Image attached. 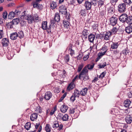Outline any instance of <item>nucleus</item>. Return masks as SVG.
Here are the masks:
<instances>
[{"label":"nucleus","mask_w":132,"mask_h":132,"mask_svg":"<svg viewBox=\"0 0 132 132\" xmlns=\"http://www.w3.org/2000/svg\"><path fill=\"white\" fill-rule=\"evenodd\" d=\"M37 114L36 113H34L31 115L30 119L32 121H34L37 119Z\"/></svg>","instance_id":"nucleus-23"},{"label":"nucleus","mask_w":132,"mask_h":132,"mask_svg":"<svg viewBox=\"0 0 132 132\" xmlns=\"http://www.w3.org/2000/svg\"><path fill=\"white\" fill-rule=\"evenodd\" d=\"M55 22H59L60 20V17H54V18Z\"/></svg>","instance_id":"nucleus-51"},{"label":"nucleus","mask_w":132,"mask_h":132,"mask_svg":"<svg viewBox=\"0 0 132 132\" xmlns=\"http://www.w3.org/2000/svg\"><path fill=\"white\" fill-rule=\"evenodd\" d=\"M72 46L71 45L68 46L67 48L68 51L69 52V54L71 56H72L75 54L74 51L72 49Z\"/></svg>","instance_id":"nucleus-18"},{"label":"nucleus","mask_w":132,"mask_h":132,"mask_svg":"<svg viewBox=\"0 0 132 132\" xmlns=\"http://www.w3.org/2000/svg\"><path fill=\"white\" fill-rule=\"evenodd\" d=\"M117 20L116 17H111L110 19V24L113 26L116 25Z\"/></svg>","instance_id":"nucleus-8"},{"label":"nucleus","mask_w":132,"mask_h":132,"mask_svg":"<svg viewBox=\"0 0 132 132\" xmlns=\"http://www.w3.org/2000/svg\"><path fill=\"white\" fill-rule=\"evenodd\" d=\"M57 7L56 3L54 1H52L51 3L50 8L53 10Z\"/></svg>","instance_id":"nucleus-29"},{"label":"nucleus","mask_w":132,"mask_h":132,"mask_svg":"<svg viewBox=\"0 0 132 132\" xmlns=\"http://www.w3.org/2000/svg\"><path fill=\"white\" fill-rule=\"evenodd\" d=\"M13 25L14 24L13 23L12 21H11L10 22L7 23L6 24V26L8 28L11 29L13 28Z\"/></svg>","instance_id":"nucleus-38"},{"label":"nucleus","mask_w":132,"mask_h":132,"mask_svg":"<svg viewBox=\"0 0 132 132\" xmlns=\"http://www.w3.org/2000/svg\"><path fill=\"white\" fill-rule=\"evenodd\" d=\"M89 53H88L87 55H85L83 58V60L84 61L87 60L89 57Z\"/></svg>","instance_id":"nucleus-50"},{"label":"nucleus","mask_w":132,"mask_h":132,"mask_svg":"<svg viewBox=\"0 0 132 132\" xmlns=\"http://www.w3.org/2000/svg\"><path fill=\"white\" fill-rule=\"evenodd\" d=\"M47 27V21H44L42 22V28L44 30L46 29V28Z\"/></svg>","instance_id":"nucleus-28"},{"label":"nucleus","mask_w":132,"mask_h":132,"mask_svg":"<svg viewBox=\"0 0 132 132\" xmlns=\"http://www.w3.org/2000/svg\"><path fill=\"white\" fill-rule=\"evenodd\" d=\"M18 33L17 32H13L11 34L10 38L12 40L16 39L18 37Z\"/></svg>","instance_id":"nucleus-20"},{"label":"nucleus","mask_w":132,"mask_h":132,"mask_svg":"<svg viewBox=\"0 0 132 132\" xmlns=\"http://www.w3.org/2000/svg\"><path fill=\"white\" fill-rule=\"evenodd\" d=\"M69 116L67 114H65L64 115H63L62 118L61 119L63 121H67L68 119Z\"/></svg>","instance_id":"nucleus-39"},{"label":"nucleus","mask_w":132,"mask_h":132,"mask_svg":"<svg viewBox=\"0 0 132 132\" xmlns=\"http://www.w3.org/2000/svg\"><path fill=\"white\" fill-rule=\"evenodd\" d=\"M97 22H94V23L92 26V27L93 29H95L97 28Z\"/></svg>","instance_id":"nucleus-58"},{"label":"nucleus","mask_w":132,"mask_h":132,"mask_svg":"<svg viewBox=\"0 0 132 132\" xmlns=\"http://www.w3.org/2000/svg\"><path fill=\"white\" fill-rule=\"evenodd\" d=\"M31 123L30 122H28L26 123L24 126L25 128L28 130L30 129V128L31 127Z\"/></svg>","instance_id":"nucleus-32"},{"label":"nucleus","mask_w":132,"mask_h":132,"mask_svg":"<svg viewBox=\"0 0 132 132\" xmlns=\"http://www.w3.org/2000/svg\"><path fill=\"white\" fill-rule=\"evenodd\" d=\"M73 95L75 97H79V95H80V92L78 90L76 89L74 90V94Z\"/></svg>","instance_id":"nucleus-35"},{"label":"nucleus","mask_w":132,"mask_h":132,"mask_svg":"<svg viewBox=\"0 0 132 132\" xmlns=\"http://www.w3.org/2000/svg\"><path fill=\"white\" fill-rule=\"evenodd\" d=\"M1 42L2 45L4 47L7 46L9 43V39L6 38H3Z\"/></svg>","instance_id":"nucleus-10"},{"label":"nucleus","mask_w":132,"mask_h":132,"mask_svg":"<svg viewBox=\"0 0 132 132\" xmlns=\"http://www.w3.org/2000/svg\"><path fill=\"white\" fill-rule=\"evenodd\" d=\"M111 34L109 31L108 32H106L105 34H104L103 35H101L102 37L104 38V39L105 40H109L111 37Z\"/></svg>","instance_id":"nucleus-9"},{"label":"nucleus","mask_w":132,"mask_h":132,"mask_svg":"<svg viewBox=\"0 0 132 132\" xmlns=\"http://www.w3.org/2000/svg\"><path fill=\"white\" fill-rule=\"evenodd\" d=\"M113 11L112 9L110 8L108 10V16L111 15H111L113 13Z\"/></svg>","instance_id":"nucleus-46"},{"label":"nucleus","mask_w":132,"mask_h":132,"mask_svg":"<svg viewBox=\"0 0 132 132\" xmlns=\"http://www.w3.org/2000/svg\"><path fill=\"white\" fill-rule=\"evenodd\" d=\"M27 18L26 19L27 20L28 23L30 24L32 22H37L39 21L38 17H27Z\"/></svg>","instance_id":"nucleus-3"},{"label":"nucleus","mask_w":132,"mask_h":132,"mask_svg":"<svg viewBox=\"0 0 132 132\" xmlns=\"http://www.w3.org/2000/svg\"><path fill=\"white\" fill-rule=\"evenodd\" d=\"M95 64L94 63H92L90 64H88L87 65L85 66L89 70H92Z\"/></svg>","instance_id":"nucleus-26"},{"label":"nucleus","mask_w":132,"mask_h":132,"mask_svg":"<svg viewBox=\"0 0 132 132\" xmlns=\"http://www.w3.org/2000/svg\"><path fill=\"white\" fill-rule=\"evenodd\" d=\"M131 103V101L128 99H127L124 101V106L126 107L129 108Z\"/></svg>","instance_id":"nucleus-21"},{"label":"nucleus","mask_w":132,"mask_h":132,"mask_svg":"<svg viewBox=\"0 0 132 132\" xmlns=\"http://www.w3.org/2000/svg\"><path fill=\"white\" fill-rule=\"evenodd\" d=\"M63 115L62 113H58L57 117L59 119H61Z\"/></svg>","instance_id":"nucleus-57"},{"label":"nucleus","mask_w":132,"mask_h":132,"mask_svg":"<svg viewBox=\"0 0 132 132\" xmlns=\"http://www.w3.org/2000/svg\"><path fill=\"white\" fill-rule=\"evenodd\" d=\"M35 126L36 129H37L39 127L38 130L37 132H40L42 130V126L41 125H40V123L39 122L36 123L35 125Z\"/></svg>","instance_id":"nucleus-24"},{"label":"nucleus","mask_w":132,"mask_h":132,"mask_svg":"<svg viewBox=\"0 0 132 132\" xmlns=\"http://www.w3.org/2000/svg\"><path fill=\"white\" fill-rule=\"evenodd\" d=\"M104 51L103 52H101V53H100L101 55L103 56V55H105V53H106V55H108V56H110V55L109 54H108V53L110 52V51Z\"/></svg>","instance_id":"nucleus-49"},{"label":"nucleus","mask_w":132,"mask_h":132,"mask_svg":"<svg viewBox=\"0 0 132 132\" xmlns=\"http://www.w3.org/2000/svg\"><path fill=\"white\" fill-rule=\"evenodd\" d=\"M39 5L38 3H37V2H34L33 3V7L34 8L35 7H39Z\"/></svg>","instance_id":"nucleus-53"},{"label":"nucleus","mask_w":132,"mask_h":132,"mask_svg":"<svg viewBox=\"0 0 132 132\" xmlns=\"http://www.w3.org/2000/svg\"><path fill=\"white\" fill-rule=\"evenodd\" d=\"M95 36L92 34H90L88 36V39L89 41L91 43H93L95 38Z\"/></svg>","instance_id":"nucleus-22"},{"label":"nucleus","mask_w":132,"mask_h":132,"mask_svg":"<svg viewBox=\"0 0 132 132\" xmlns=\"http://www.w3.org/2000/svg\"><path fill=\"white\" fill-rule=\"evenodd\" d=\"M75 112V109L74 108L71 109L69 111V113L71 115L73 114Z\"/></svg>","instance_id":"nucleus-63"},{"label":"nucleus","mask_w":132,"mask_h":132,"mask_svg":"<svg viewBox=\"0 0 132 132\" xmlns=\"http://www.w3.org/2000/svg\"><path fill=\"white\" fill-rule=\"evenodd\" d=\"M84 66V64L82 63H81L79 65L77 69V71L78 72H79L81 71Z\"/></svg>","instance_id":"nucleus-37"},{"label":"nucleus","mask_w":132,"mask_h":132,"mask_svg":"<svg viewBox=\"0 0 132 132\" xmlns=\"http://www.w3.org/2000/svg\"><path fill=\"white\" fill-rule=\"evenodd\" d=\"M105 73L104 72H102L99 77V78H103L105 75Z\"/></svg>","instance_id":"nucleus-61"},{"label":"nucleus","mask_w":132,"mask_h":132,"mask_svg":"<svg viewBox=\"0 0 132 132\" xmlns=\"http://www.w3.org/2000/svg\"><path fill=\"white\" fill-rule=\"evenodd\" d=\"M20 13V12L17 10L15 11V12L13 11L9 13L8 16H14L15 15H18Z\"/></svg>","instance_id":"nucleus-17"},{"label":"nucleus","mask_w":132,"mask_h":132,"mask_svg":"<svg viewBox=\"0 0 132 132\" xmlns=\"http://www.w3.org/2000/svg\"><path fill=\"white\" fill-rule=\"evenodd\" d=\"M97 2L98 6L99 7H101L104 4V2L102 0H99Z\"/></svg>","instance_id":"nucleus-45"},{"label":"nucleus","mask_w":132,"mask_h":132,"mask_svg":"<svg viewBox=\"0 0 132 132\" xmlns=\"http://www.w3.org/2000/svg\"><path fill=\"white\" fill-rule=\"evenodd\" d=\"M68 109V107L67 106L64 104L62 105L60 108L61 111L63 113H65Z\"/></svg>","instance_id":"nucleus-14"},{"label":"nucleus","mask_w":132,"mask_h":132,"mask_svg":"<svg viewBox=\"0 0 132 132\" xmlns=\"http://www.w3.org/2000/svg\"><path fill=\"white\" fill-rule=\"evenodd\" d=\"M106 66V62H104L102 64H99L98 65V68L100 69L103 68Z\"/></svg>","instance_id":"nucleus-40"},{"label":"nucleus","mask_w":132,"mask_h":132,"mask_svg":"<svg viewBox=\"0 0 132 132\" xmlns=\"http://www.w3.org/2000/svg\"><path fill=\"white\" fill-rule=\"evenodd\" d=\"M97 55L98 57L96 58V62L98 61L102 56L101 55V54L100 53H98Z\"/></svg>","instance_id":"nucleus-54"},{"label":"nucleus","mask_w":132,"mask_h":132,"mask_svg":"<svg viewBox=\"0 0 132 132\" xmlns=\"http://www.w3.org/2000/svg\"><path fill=\"white\" fill-rule=\"evenodd\" d=\"M125 120L127 123H130L132 121V118L129 116H128L125 118Z\"/></svg>","instance_id":"nucleus-30"},{"label":"nucleus","mask_w":132,"mask_h":132,"mask_svg":"<svg viewBox=\"0 0 132 132\" xmlns=\"http://www.w3.org/2000/svg\"><path fill=\"white\" fill-rule=\"evenodd\" d=\"M110 46V44L109 42H107L105 43L102 46L101 50L103 51H108V48Z\"/></svg>","instance_id":"nucleus-11"},{"label":"nucleus","mask_w":132,"mask_h":132,"mask_svg":"<svg viewBox=\"0 0 132 132\" xmlns=\"http://www.w3.org/2000/svg\"><path fill=\"white\" fill-rule=\"evenodd\" d=\"M129 51L128 50L125 49L123 50L122 51V54L125 55H127L129 54Z\"/></svg>","instance_id":"nucleus-48"},{"label":"nucleus","mask_w":132,"mask_h":132,"mask_svg":"<svg viewBox=\"0 0 132 132\" xmlns=\"http://www.w3.org/2000/svg\"><path fill=\"white\" fill-rule=\"evenodd\" d=\"M87 69L85 66L84 68L82 71L80 72L79 76V79H81V76H82L88 74V70Z\"/></svg>","instance_id":"nucleus-5"},{"label":"nucleus","mask_w":132,"mask_h":132,"mask_svg":"<svg viewBox=\"0 0 132 132\" xmlns=\"http://www.w3.org/2000/svg\"><path fill=\"white\" fill-rule=\"evenodd\" d=\"M88 89L87 88H83L80 91V95L82 96H85L87 94Z\"/></svg>","instance_id":"nucleus-19"},{"label":"nucleus","mask_w":132,"mask_h":132,"mask_svg":"<svg viewBox=\"0 0 132 132\" xmlns=\"http://www.w3.org/2000/svg\"><path fill=\"white\" fill-rule=\"evenodd\" d=\"M125 3H126L128 5H130L131 3L130 0H125L124 1Z\"/></svg>","instance_id":"nucleus-64"},{"label":"nucleus","mask_w":132,"mask_h":132,"mask_svg":"<svg viewBox=\"0 0 132 132\" xmlns=\"http://www.w3.org/2000/svg\"><path fill=\"white\" fill-rule=\"evenodd\" d=\"M51 128L49 124H47L46 125L45 129L46 132H51Z\"/></svg>","instance_id":"nucleus-27"},{"label":"nucleus","mask_w":132,"mask_h":132,"mask_svg":"<svg viewBox=\"0 0 132 132\" xmlns=\"http://www.w3.org/2000/svg\"><path fill=\"white\" fill-rule=\"evenodd\" d=\"M119 28V26L118 25H116L115 26L113 27L112 29L110 31L111 34H115L117 31L118 30Z\"/></svg>","instance_id":"nucleus-15"},{"label":"nucleus","mask_w":132,"mask_h":132,"mask_svg":"<svg viewBox=\"0 0 132 132\" xmlns=\"http://www.w3.org/2000/svg\"><path fill=\"white\" fill-rule=\"evenodd\" d=\"M92 4L91 3L88 1H86L84 4V6L87 10L91 9Z\"/></svg>","instance_id":"nucleus-12"},{"label":"nucleus","mask_w":132,"mask_h":132,"mask_svg":"<svg viewBox=\"0 0 132 132\" xmlns=\"http://www.w3.org/2000/svg\"><path fill=\"white\" fill-rule=\"evenodd\" d=\"M120 44L119 42H112V44L111 45L110 50V51H112L111 49L115 50L118 48V47Z\"/></svg>","instance_id":"nucleus-6"},{"label":"nucleus","mask_w":132,"mask_h":132,"mask_svg":"<svg viewBox=\"0 0 132 132\" xmlns=\"http://www.w3.org/2000/svg\"><path fill=\"white\" fill-rule=\"evenodd\" d=\"M83 78V79L84 81H85L88 80L89 79L88 75H82L81 76V78Z\"/></svg>","instance_id":"nucleus-42"},{"label":"nucleus","mask_w":132,"mask_h":132,"mask_svg":"<svg viewBox=\"0 0 132 132\" xmlns=\"http://www.w3.org/2000/svg\"><path fill=\"white\" fill-rule=\"evenodd\" d=\"M52 95V94L51 92H48L45 93L44 98L45 100H48L51 98Z\"/></svg>","instance_id":"nucleus-16"},{"label":"nucleus","mask_w":132,"mask_h":132,"mask_svg":"<svg viewBox=\"0 0 132 132\" xmlns=\"http://www.w3.org/2000/svg\"><path fill=\"white\" fill-rule=\"evenodd\" d=\"M119 19L120 21L122 22H126V17L125 18V17H119Z\"/></svg>","instance_id":"nucleus-47"},{"label":"nucleus","mask_w":132,"mask_h":132,"mask_svg":"<svg viewBox=\"0 0 132 132\" xmlns=\"http://www.w3.org/2000/svg\"><path fill=\"white\" fill-rule=\"evenodd\" d=\"M63 23L64 28L67 29L69 30L70 28V23L67 20L64 19L63 20Z\"/></svg>","instance_id":"nucleus-13"},{"label":"nucleus","mask_w":132,"mask_h":132,"mask_svg":"<svg viewBox=\"0 0 132 132\" xmlns=\"http://www.w3.org/2000/svg\"><path fill=\"white\" fill-rule=\"evenodd\" d=\"M76 97L74 95H72L70 97V100L72 102H73L75 100Z\"/></svg>","instance_id":"nucleus-55"},{"label":"nucleus","mask_w":132,"mask_h":132,"mask_svg":"<svg viewBox=\"0 0 132 132\" xmlns=\"http://www.w3.org/2000/svg\"><path fill=\"white\" fill-rule=\"evenodd\" d=\"M37 110L39 112V113L42 112V108L39 106L37 107L36 108Z\"/></svg>","instance_id":"nucleus-60"},{"label":"nucleus","mask_w":132,"mask_h":132,"mask_svg":"<svg viewBox=\"0 0 132 132\" xmlns=\"http://www.w3.org/2000/svg\"><path fill=\"white\" fill-rule=\"evenodd\" d=\"M70 57L68 54L64 56V61L66 63L69 61Z\"/></svg>","instance_id":"nucleus-31"},{"label":"nucleus","mask_w":132,"mask_h":132,"mask_svg":"<svg viewBox=\"0 0 132 132\" xmlns=\"http://www.w3.org/2000/svg\"><path fill=\"white\" fill-rule=\"evenodd\" d=\"M79 14L80 15L82 16H86V13H85V11H83L82 10H81L80 11V12Z\"/></svg>","instance_id":"nucleus-59"},{"label":"nucleus","mask_w":132,"mask_h":132,"mask_svg":"<svg viewBox=\"0 0 132 132\" xmlns=\"http://www.w3.org/2000/svg\"><path fill=\"white\" fill-rule=\"evenodd\" d=\"M75 85L74 83L71 82L70 83L67 87V89L69 90L73 89L75 87Z\"/></svg>","instance_id":"nucleus-33"},{"label":"nucleus","mask_w":132,"mask_h":132,"mask_svg":"<svg viewBox=\"0 0 132 132\" xmlns=\"http://www.w3.org/2000/svg\"><path fill=\"white\" fill-rule=\"evenodd\" d=\"M12 22L14 25H16L19 22V19L18 18L14 19L12 20Z\"/></svg>","instance_id":"nucleus-41"},{"label":"nucleus","mask_w":132,"mask_h":132,"mask_svg":"<svg viewBox=\"0 0 132 132\" xmlns=\"http://www.w3.org/2000/svg\"><path fill=\"white\" fill-rule=\"evenodd\" d=\"M52 127L54 129L57 128V129L60 130L62 129L63 125L62 124L59 123L57 121H55L53 122L52 125Z\"/></svg>","instance_id":"nucleus-1"},{"label":"nucleus","mask_w":132,"mask_h":132,"mask_svg":"<svg viewBox=\"0 0 132 132\" xmlns=\"http://www.w3.org/2000/svg\"><path fill=\"white\" fill-rule=\"evenodd\" d=\"M126 22L128 24H132V17H126Z\"/></svg>","instance_id":"nucleus-34"},{"label":"nucleus","mask_w":132,"mask_h":132,"mask_svg":"<svg viewBox=\"0 0 132 132\" xmlns=\"http://www.w3.org/2000/svg\"><path fill=\"white\" fill-rule=\"evenodd\" d=\"M118 11L119 12L123 13L126 10V5L125 3L119 4L118 6Z\"/></svg>","instance_id":"nucleus-2"},{"label":"nucleus","mask_w":132,"mask_h":132,"mask_svg":"<svg viewBox=\"0 0 132 132\" xmlns=\"http://www.w3.org/2000/svg\"><path fill=\"white\" fill-rule=\"evenodd\" d=\"M51 26H50L49 25L48 27H47V28H46V29L45 30H46L48 33L51 32Z\"/></svg>","instance_id":"nucleus-52"},{"label":"nucleus","mask_w":132,"mask_h":132,"mask_svg":"<svg viewBox=\"0 0 132 132\" xmlns=\"http://www.w3.org/2000/svg\"><path fill=\"white\" fill-rule=\"evenodd\" d=\"M91 3L94 6H95L97 3V0H91Z\"/></svg>","instance_id":"nucleus-56"},{"label":"nucleus","mask_w":132,"mask_h":132,"mask_svg":"<svg viewBox=\"0 0 132 132\" xmlns=\"http://www.w3.org/2000/svg\"><path fill=\"white\" fill-rule=\"evenodd\" d=\"M82 56V53H79V55L77 56V59L80 60Z\"/></svg>","instance_id":"nucleus-62"},{"label":"nucleus","mask_w":132,"mask_h":132,"mask_svg":"<svg viewBox=\"0 0 132 132\" xmlns=\"http://www.w3.org/2000/svg\"><path fill=\"white\" fill-rule=\"evenodd\" d=\"M18 36L20 38H23L24 36L23 32L22 31H20L18 34Z\"/></svg>","instance_id":"nucleus-36"},{"label":"nucleus","mask_w":132,"mask_h":132,"mask_svg":"<svg viewBox=\"0 0 132 132\" xmlns=\"http://www.w3.org/2000/svg\"><path fill=\"white\" fill-rule=\"evenodd\" d=\"M59 10L60 13L62 14H63L64 15L66 13L67 9L65 5H62L60 6Z\"/></svg>","instance_id":"nucleus-7"},{"label":"nucleus","mask_w":132,"mask_h":132,"mask_svg":"<svg viewBox=\"0 0 132 132\" xmlns=\"http://www.w3.org/2000/svg\"><path fill=\"white\" fill-rule=\"evenodd\" d=\"M89 28L86 27H84V29L82 32V37L84 39H86L87 37V36L89 35Z\"/></svg>","instance_id":"nucleus-4"},{"label":"nucleus","mask_w":132,"mask_h":132,"mask_svg":"<svg viewBox=\"0 0 132 132\" xmlns=\"http://www.w3.org/2000/svg\"><path fill=\"white\" fill-rule=\"evenodd\" d=\"M55 22L54 21V19H51L49 25L51 27H54L55 26L54 24Z\"/></svg>","instance_id":"nucleus-43"},{"label":"nucleus","mask_w":132,"mask_h":132,"mask_svg":"<svg viewBox=\"0 0 132 132\" xmlns=\"http://www.w3.org/2000/svg\"><path fill=\"white\" fill-rule=\"evenodd\" d=\"M126 32L130 34L132 32V26L129 25L126 27L125 29Z\"/></svg>","instance_id":"nucleus-25"},{"label":"nucleus","mask_w":132,"mask_h":132,"mask_svg":"<svg viewBox=\"0 0 132 132\" xmlns=\"http://www.w3.org/2000/svg\"><path fill=\"white\" fill-rule=\"evenodd\" d=\"M57 110V108L56 106H55L54 107L53 109H52L50 113V114L51 115H53L55 111Z\"/></svg>","instance_id":"nucleus-44"}]
</instances>
